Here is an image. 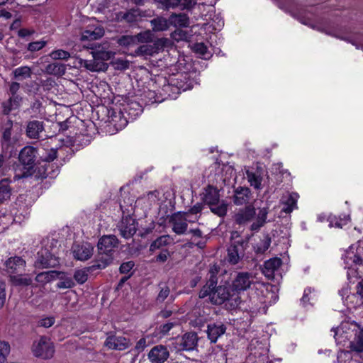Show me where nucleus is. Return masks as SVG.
<instances>
[{"label":"nucleus","mask_w":363,"mask_h":363,"mask_svg":"<svg viewBox=\"0 0 363 363\" xmlns=\"http://www.w3.org/2000/svg\"><path fill=\"white\" fill-rule=\"evenodd\" d=\"M210 278L201 289L199 297L208 298L209 302L214 305H220L228 301L233 308L238 307L241 302L240 296L233 293L229 286H216L217 277L213 269H210Z\"/></svg>","instance_id":"1"},{"label":"nucleus","mask_w":363,"mask_h":363,"mask_svg":"<svg viewBox=\"0 0 363 363\" xmlns=\"http://www.w3.org/2000/svg\"><path fill=\"white\" fill-rule=\"evenodd\" d=\"M268 213V208L264 207L259 208L256 214L255 208L252 205H248L239 209L233 218L237 225L242 226H246L253 221L249 229L250 231L257 232L266 223Z\"/></svg>","instance_id":"2"},{"label":"nucleus","mask_w":363,"mask_h":363,"mask_svg":"<svg viewBox=\"0 0 363 363\" xmlns=\"http://www.w3.org/2000/svg\"><path fill=\"white\" fill-rule=\"evenodd\" d=\"M37 150L31 146L24 147L19 153V161L22 167L16 169L13 179L18 180L32 176L35 172Z\"/></svg>","instance_id":"3"},{"label":"nucleus","mask_w":363,"mask_h":363,"mask_svg":"<svg viewBox=\"0 0 363 363\" xmlns=\"http://www.w3.org/2000/svg\"><path fill=\"white\" fill-rule=\"evenodd\" d=\"M91 54L92 60H81V65L91 72L106 71L108 65L104 61L110 60L114 55V52L109 50L91 51Z\"/></svg>","instance_id":"4"},{"label":"nucleus","mask_w":363,"mask_h":363,"mask_svg":"<svg viewBox=\"0 0 363 363\" xmlns=\"http://www.w3.org/2000/svg\"><path fill=\"white\" fill-rule=\"evenodd\" d=\"M231 242L228 247L227 260L230 264H236L243 257L247 242L245 241L238 232L231 235Z\"/></svg>","instance_id":"5"},{"label":"nucleus","mask_w":363,"mask_h":363,"mask_svg":"<svg viewBox=\"0 0 363 363\" xmlns=\"http://www.w3.org/2000/svg\"><path fill=\"white\" fill-rule=\"evenodd\" d=\"M13 125V121L9 118L3 123L1 128V145L2 152L6 155L9 153V155H11L12 150L18 141L17 136L12 133Z\"/></svg>","instance_id":"6"},{"label":"nucleus","mask_w":363,"mask_h":363,"mask_svg":"<svg viewBox=\"0 0 363 363\" xmlns=\"http://www.w3.org/2000/svg\"><path fill=\"white\" fill-rule=\"evenodd\" d=\"M199 218V216H196L195 220H191L186 216V212L178 211L170 216L169 222L174 233L177 235H184L188 231V223H193Z\"/></svg>","instance_id":"7"},{"label":"nucleus","mask_w":363,"mask_h":363,"mask_svg":"<svg viewBox=\"0 0 363 363\" xmlns=\"http://www.w3.org/2000/svg\"><path fill=\"white\" fill-rule=\"evenodd\" d=\"M32 350L35 357L47 359L53 357L55 348L50 339L43 336L40 339L35 342L32 347Z\"/></svg>","instance_id":"8"},{"label":"nucleus","mask_w":363,"mask_h":363,"mask_svg":"<svg viewBox=\"0 0 363 363\" xmlns=\"http://www.w3.org/2000/svg\"><path fill=\"white\" fill-rule=\"evenodd\" d=\"M167 41L166 38H158L152 43L140 45L135 49L134 56L147 57L157 54L164 48Z\"/></svg>","instance_id":"9"},{"label":"nucleus","mask_w":363,"mask_h":363,"mask_svg":"<svg viewBox=\"0 0 363 363\" xmlns=\"http://www.w3.org/2000/svg\"><path fill=\"white\" fill-rule=\"evenodd\" d=\"M198 340L196 333H186L175 340L174 347L177 351H192L196 348Z\"/></svg>","instance_id":"10"},{"label":"nucleus","mask_w":363,"mask_h":363,"mask_svg":"<svg viewBox=\"0 0 363 363\" xmlns=\"http://www.w3.org/2000/svg\"><path fill=\"white\" fill-rule=\"evenodd\" d=\"M253 282V277L249 272H239L232 281V285L229 286L233 293H236L238 296L240 291H243L250 288Z\"/></svg>","instance_id":"11"},{"label":"nucleus","mask_w":363,"mask_h":363,"mask_svg":"<svg viewBox=\"0 0 363 363\" xmlns=\"http://www.w3.org/2000/svg\"><path fill=\"white\" fill-rule=\"evenodd\" d=\"M59 264L55 256L50 253L47 249H42L37 254V259L35 262V267L38 269L55 267Z\"/></svg>","instance_id":"12"},{"label":"nucleus","mask_w":363,"mask_h":363,"mask_svg":"<svg viewBox=\"0 0 363 363\" xmlns=\"http://www.w3.org/2000/svg\"><path fill=\"white\" fill-rule=\"evenodd\" d=\"M356 328H359L357 325L342 323L335 330V338L339 343H343L346 341L352 340V338L356 333Z\"/></svg>","instance_id":"13"},{"label":"nucleus","mask_w":363,"mask_h":363,"mask_svg":"<svg viewBox=\"0 0 363 363\" xmlns=\"http://www.w3.org/2000/svg\"><path fill=\"white\" fill-rule=\"evenodd\" d=\"M118 240L114 235L102 236L97 244L98 251L101 253L113 255L114 250L118 247Z\"/></svg>","instance_id":"14"},{"label":"nucleus","mask_w":363,"mask_h":363,"mask_svg":"<svg viewBox=\"0 0 363 363\" xmlns=\"http://www.w3.org/2000/svg\"><path fill=\"white\" fill-rule=\"evenodd\" d=\"M121 235L125 239L133 237L137 231V222L130 216L123 218L118 225Z\"/></svg>","instance_id":"15"},{"label":"nucleus","mask_w":363,"mask_h":363,"mask_svg":"<svg viewBox=\"0 0 363 363\" xmlns=\"http://www.w3.org/2000/svg\"><path fill=\"white\" fill-rule=\"evenodd\" d=\"M145 12L139 9H131L125 12L120 11L116 13V20L118 22L125 21L127 23L132 24L139 21L145 17Z\"/></svg>","instance_id":"16"},{"label":"nucleus","mask_w":363,"mask_h":363,"mask_svg":"<svg viewBox=\"0 0 363 363\" xmlns=\"http://www.w3.org/2000/svg\"><path fill=\"white\" fill-rule=\"evenodd\" d=\"M73 256L76 259L85 261L93 255L94 247L88 242L74 244L72 247Z\"/></svg>","instance_id":"17"},{"label":"nucleus","mask_w":363,"mask_h":363,"mask_svg":"<svg viewBox=\"0 0 363 363\" xmlns=\"http://www.w3.org/2000/svg\"><path fill=\"white\" fill-rule=\"evenodd\" d=\"M6 270L9 275L22 274L26 270V261L21 257H10L6 262Z\"/></svg>","instance_id":"18"},{"label":"nucleus","mask_w":363,"mask_h":363,"mask_svg":"<svg viewBox=\"0 0 363 363\" xmlns=\"http://www.w3.org/2000/svg\"><path fill=\"white\" fill-rule=\"evenodd\" d=\"M252 198V194L249 188L239 186L234 190L233 201L236 206H242L248 204Z\"/></svg>","instance_id":"19"},{"label":"nucleus","mask_w":363,"mask_h":363,"mask_svg":"<svg viewBox=\"0 0 363 363\" xmlns=\"http://www.w3.org/2000/svg\"><path fill=\"white\" fill-rule=\"evenodd\" d=\"M169 356L167 348L162 345L153 347L148 353L151 363H164Z\"/></svg>","instance_id":"20"},{"label":"nucleus","mask_w":363,"mask_h":363,"mask_svg":"<svg viewBox=\"0 0 363 363\" xmlns=\"http://www.w3.org/2000/svg\"><path fill=\"white\" fill-rule=\"evenodd\" d=\"M113 260V255L108 253H101L98 251V255L93 262V264L87 267V270L92 272L96 269H103L110 265Z\"/></svg>","instance_id":"21"},{"label":"nucleus","mask_w":363,"mask_h":363,"mask_svg":"<svg viewBox=\"0 0 363 363\" xmlns=\"http://www.w3.org/2000/svg\"><path fill=\"white\" fill-rule=\"evenodd\" d=\"M282 264L280 258L274 257L264 262L262 272L264 275L269 280L274 278L275 272L279 269Z\"/></svg>","instance_id":"22"},{"label":"nucleus","mask_w":363,"mask_h":363,"mask_svg":"<svg viewBox=\"0 0 363 363\" xmlns=\"http://www.w3.org/2000/svg\"><path fill=\"white\" fill-rule=\"evenodd\" d=\"M130 345V340L122 336L112 335L106 338L105 345L109 349L124 350Z\"/></svg>","instance_id":"23"},{"label":"nucleus","mask_w":363,"mask_h":363,"mask_svg":"<svg viewBox=\"0 0 363 363\" xmlns=\"http://www.w3.org/2000/svg\"><path fill=\"white\" fill-rule=\"evenodd\" d=\"M226 327L221 322L209 323L207 326V335L211 343H216L218 337L225 333Z\"/></svg>","instance_id":"24"},{"label":"nucleus","mask_w":363,"mask_h":363,"mask_svg":"<svg viewBox=\"0 0 363 363\" xmlns=\"http://www.w3.org/2000/svg\"><path fill=\"white\" fill-rule=\"evenodd\" d=\"M44 130V123L43 121H30L26 125V134L30 139H39Z\"/></svg>","instance_id":"25"},{"label":"nucleus","mask_w":363,"mask_h":363,"mask_svg":"<svg viewBox=\"0 0 363 363\" xmlns=\"http://www.w3.org/2000/svg\"><path fill=\"white\" fill-rule=\"evenodd\" d=\"M350 347L352 351L358 353L363 352V329L356 328V333L350 340Z\"/></svg>","instance_id":"26"},{"label":"nucleus","mask_w":363,"mask_h":363,"mask_svg":"<svg viewBox=\"0 0 363 363\" xmlns=\"http://www.w3.org/2000/svg\"><path fill=\"white\" fill-rule=\"evenodd\" d=\"M203 201L209 206L219 203L220 195L218 190L216 188L208 186L206 189Z\"/></svg>","instance_id":"27"},{"label":"nucleus","mask_w":363,"mask_h":363,"mask_svg":"<svg viewBox=\"0 0 363 363\" xmlns=\"http://www.w3.org/2000/svg\"><path fill=\"white\" fill-rule=\"evenodd\" d=\"M12 189L10 186V180L3 179L0 181V204L10 199Z\"/></svg>","instance_id":"28"},{"label":"nucleus","mask_w":363,"mask_h":363,"mask_svg":"<svg viewBox=\"0 0 363 363\" xmlns=\"http://www.w3.org/2000/svg\"><path fill=\"white\" fill-rule=\"evenodd\" d=\"M169 21L170 25L175 27H188L189 24V18L185 13H172Z\"/></svg>","instance_id":"29"},{"label":"nucleus","mask_w":363,"mask_h":363,"mask_svg":"<svg viewBox=\"0 0 363 363\" xmlns=\"http://www.w3.org/2000/svg\"><path fill=\"white\" fill-rule=\"evenodd\" d=\"M57 279L59 280L56 285L57 289H71L75 285L71 275L64 272L60 271Z\"/></svg>","instance_id":"30"},{"label":"nucleus","mask_w":363,"mask_h":363,"mask_svg":"<svg viewBox=\"0 0 363 363\" xmlns=\"http://www.w3.org/2000/svg\"><path fill=\"white\" fill-rule=\"evenodd\" d=\"M12 74L17 81H23L31 77L32 69L28 66H21L14 69Z\"/></svg>","instance_id":"31"},{"label":"nucleus","mask_w":363,"mask_h":363,"mask_svg":"<svg viewBox=\"0 0 363 363\" xmlns=\"http://www.w3.org/2000/svg\"><path fill=\"white\" fill-rule=\"evenodd\" d=\"M352 277H354L357 279H359L356 286V293L360 297L362 303L363 304V279H362L361 277L357 274L354 269H350L347 272V278L350 283L354 282V281H352Z\"/></svg>","instance_id":"32"},{"label":"nucleus","mask_w":363,"mask_h":363,"mask_svg":"<svg viewBox=\"0 0 363 363\" xmlns=\"http://www.w3.org/2000/svg\"><path fill=\"white\" fill-rule=\"evenodd\" d=\"M159 286L160 291L157 296L156 302L162 303L169 298L168 302L169 301L170 303H172L175 299V296L174 295H170L169 287L166 284L160 285Z\"/></svg>","instance_id":"33"},{"label":"nucleus","mask_w":363,"mask_h":363,"mask_svg":"<svg viewBox=\"0 0 363 363\" xmlns=\"http://www.w3.org/2000/svg\"><path fill=\"white\" fill-rule=\"evenodd\" d=\"M246 174L250 185L257 189H261L262 177L260 171L259 169H256L255 172L247 171Z\"/></svg>","instance_id":"34"},{"label":"nucleus","mask_w":363,"mask_h":363,"mask_svg":"<svg viewBox=\"0 0 363 363\" xmlns=\"http://www.w3.org/2000/svg\"><path fill=\"white\" fill-rule=\"evenodd\" d=\"M45 72L48 74L62 76L66 72V66L59 62H53L45 67Z\"/></svg>","instance_id":"35"},{"label":"nucleus","mask_w":363,"mask_h":363,"mask_svg":"<svg viewBox=\"0 0 363 363\" xmlns=\"http://www.w3.org/2000/svg\"><path fill=\"white\" fill-rule=\"evenodd\" d=\"M9 279L13 285L18 286H27L33 283V280L29 276L23 277L21 274L9 275Z\"/></svg>","instance_id":"36"},{"label":"nucleus","mask_w":363,"mask_h":363,"mask_svg":"<svg viewBox=\"0 0 363 363\" xmlns=\"http://www.w3.org/2000/svg\"><path fill=\"white\" fill-rule=\"evenodd\" d=\"M172 241V238L169 235H162L153 241L150 246V251L154 252L170 244Z\"/></svg>","instance_id":"37"},{"label":"nucleus","mask_w":363,"mask_h":363,"mask_svg":"<svg viewBox=\"0 0 363 363\" xmlns=\"http://www.w3.org/2000/svg\"><path fill=\"white\" fill-rule=\"evenodd\" d=\"M154 31H164L169 28L170 25L169 20L163 17H157L150 21Z\"/></svg>","instance_id":"38"},{"label":"nucleus","mask_w":363,"mask_h":363,"mask_svg":"<svg viewBox=\"0 0 363 363\" xmlns=\"http://www.w3.org/2000/svg\"><path fill=\"white\" fill-rule=\"evenodd\" d=\"M104 35V30L101 28H96L94 30H86L82 33L81 39L82 40H95L101 38Z\"/></svg>","instance_id":"39"},{"label":"nucleus","mask_w":363,"mask_h":363,"mask_svg":"<svg viewBox=\"0 0 363 363\" xmlns=\"http://www.w3.org/2000/svg\"><path fill=\"white\" fill-rule=\"evenodd\" d=\"M60 271H48L42 273H39L36 277L35 280L38 282H50L52 280L57 279L58 274Z\"/></svg>","instance_id":"40"},{"label":"nucleus","mask_w":363,"mask_h":363,"mask_svg":"<svg viewBox=\"0 0 363 363\" xmlns=\"http://www.w3.org/2000/svg\"><path fill=\"white\" fill-rule=\"evenodd\" d=\"M271 238L269 235H265L262 240H260L255 247V251L258 254H264L270 247Z\"/></svg>","instance_id":"41"},{"label":"nucleus","mask_w":363,"mask_h":363,"mask_svg":"<svg viewBox=\"0 0 363 363\" xmlns=\"http://www.w3.org/2000/svg\"><path fill=\"white\" fill-rule=\"evenodd\" d=\"M296 208V194H291L287 197L284 202V206L282 208V211L286 213H290L292 211Z\"/></svg>","instance_id":"42"},{"label":"nucleus","mask_w":363,"mask_h":363,"mask_svg":"<svg viewBox=\"0 0 363 363\" xmlns=\"http://www.w3.org/2000/svg\"><path fill=\"white\" fill-rule=\"evenodd\" d=\"M135 42L138 45V43H152L153 41V35L150 30H146L144 32H140L137 35H135Z\"/></svg>","instance_id":"43"},{"label":"nucleus","mask_w":363,"mask_h":363,"mask_svg":"<svg viewBox=\"0 0 363 363\" xmlns=\"http://www.w3.org/2000/svg\"><path fill=\"white\" fill-rule=\"evenodd\" d=\"M117 43L120 46L127 48L133 47L137 45L135 36L129 35H122L118 39Z\"/></svg>","instance_id":"44"},{"label":"nucleus","mask_w":363,"mask_h":363,"mask_svg":"<svg viewBox=\"0 0 363 363\" xmlns=\"http://www.w3.org/2000/svg\"><path fill=\"white\" fill-rule=\"evenodd\" d=\"M211 211L218 216H224L227 213V205L224 201H219L216 204H213L209 206Z\"/></svg>","instance_id":"45"},{"label":"nucleus","mask_w":363,"mask_h":363,"mask_svg":"<svg viewBox=\"0 0 363 363\" xmlns=\"http://www.w3.org/2000/svg\"><path fill=\"white\" fill-rule=\"evenodd\" d=\"M10 352V345L6 342H0V363H6V357Z\"/></svg>","instance_id":"46"},{"label":"nucleus","mask_w":363,"mask_h":363,"mask_svg":"<svg viewBox=\"0 0 363 363\" xmlns=\"http://www.w3.org/2000/svg\"><path fill=\"white\" fill-rule=\"evenodd\" d=\"M87 272H89L87 268L84 269L77 270L74 274V279L78 284H84L88 279Z\"/></svg>","instance_id":"47"},{"label":"nucleus","mask_w":363,"mask_h":363,"mask_svg":"<svg viewBox=\"0 0 363 363\" xmlns=\"http://www.w3.org/2000/svg\"><path fill=\"white\" fill-rule=\"evenodd\" d=\"M345 257L347 262L352 261L357 265H362L363 264L362 257L359 255L354 254L352 250H349L346 252Z\"/></svg>","instance_id":"48"},{"label":"nucleus","mask_w":363,"mask_h":363,"mask_svg":"<svg viewBox=\"0 0 363 363\" xmlns=\"http://www.w3.org/2000/svg\"><path fill=\"white\" fill-rule=\"evenodd\" d=\"M50 56L53 60H67L70 57V54L65 50H57L52 51Z\"/></svg>","instance_id":"49"},{"label":"nucleus","mask_w":363,"mask_h":363,"mask_svg":"<svg viewBox=\"0 0 363 363\" xmlns=\"http://www.w3.org/2000/svg\"><path fill=\"white\" fill-rule=\"evenodd\" d=\"M47 44V42L45 40H39L31 42L28 44L27 50L30 52H36L41 49H43Z\"/></svg>","instance_id":"50"},{"label":"nucleus","mask_w":363,"mask_h":363,"mask_svg":"<svg viewBox=\"0 0 363 363\" xmlns=\"http://www.w3.org/2000/svg\"><path fill=\"white\" fill-rule=\"evenodd\" d=\"M1 107L2 113L4 115H8L11 111L17 109L9 98L6 101L2 102Z\"/></svg>","instance_id":"51"},{"label":"nucleus","mask_w":363,"mask_h":363,"mask_svg":"<svg viewBox=\"0 0 363 363\" xmlns=\"http://www.w3.org/2000/svg\"><path fill=\"white\" fill-rule=\"evenodd\" d=\"M157 3L162 4L163 7L168 10L169 9H174L178 6L177 0H155Z\"/></svg>","instance_id":"52"},{"label":"nucleus","mask_w":363,"mask_h":363,"mask_svg":"<svg viewBox=\"0 0 363 363\" xmlns=\"http://www.w3.org/2000/svg\"><path fill=\"white\" fill-rule=\"evenodd\" d=\"M86 48L91 50L92 51H106L108 50V45L107 43L104 45L99 44L97 43H89Z\"/></svg>","instance_id":"53"},{"label":"nucleus","mask_w":363,"mask_h":363,"mask_svg":"<svg viewBox=\"0 0 363 363\" xmlns=\"http://www.w3.org/2000/svg\"><path fill=\"white\" fill-rule=\"evenodd\" d=\"M203 204L201 203H196L194 206H192L186 213V216L189 218L190 215H197L201 213L203 210Z\"/></svg>","instance_id":"54"},{"label":"nucleus","mask_w":363,"mask_h":363,"mask_svg":"<svg viewBox=\"0 0 363 363\" xmlns=\"http://www.w3.org/2000/svg\"><path fill=\"white\" fill-rule=\"evenodd\" d=\"M178 6H179L182 10L191 9L196 4L195 0H177Z\"/></svg>","instance_id":"55"},{"label":"nucleus","mask_w":363,"mask_h":363,"mask_svg":"<svg viewBox=\"0 0 363 363\" xmlns=\"http://www.w3.org/2000/svg\"><path fill=\"white\" fill-rule=\"evenodd\" d=\"M6 301V284L0 280V308H2Z\"/></svg>","instance_id":"56"},{"label":"nucleus","mask_w":363,"mask_h":363,"mask_svg":"<svg viewBox=\"0 0 363 363\" xmlns=\"http://www.w3.org/2000/svg\"><path fill=\"white\" fill-rule=\"evenodd\" d=\"M135 264L133 261H128L121 264L120 266L119 270L122 274L128 273L134 267Z\"/></svg>","instance_id":"57"},{"label":"nucleus","mask_w":363,"mask_h":363,"mask_svg":"<svg viewBox=\"0 0 363 363\" xmlns=\"http://www.w3.org/2000/svg\"><path fill=\"white\" fill-rule=\"evenodd\" d=\"M194 50L196 53L203 56H204L208 51L207 47L202 43H196L194 47Z\"/></svg>","instance_id":"58"},{"label":"nucleus","mask_w":363,"mask_h":363,"mask_svg":"<svg viewBox=\"0 0 363 363\" xmlns=\"http://www.w3.org/2000/svg\"><path fill=\"white\" fill-rule=\"evenodd\" d=\"M55 323V318L53 317H47L41 319L38 325L44 328H50Z\"/></svg>","instance_id":"59"},{"label":"nucleus","mask_w":363,"mask_h":363,"mask_svg":"<svg viewBox=\"0 0 363 363\" xmlns=\"http://www.w3.org/2000/svg\"><path fill=\"white\" fill-rule=\"evenodd\" d=\"M21 85L17 82H12L9 84V95H16L18 94V91H19Z\"/></svg>","instance_id":"60"},{"label":"nucleus","mask_w":363,"mask_h":363,"mask_svg":"<svg viewBox=\"0 0 363 363\" xmlns=\"http://www.w3.org/2000/svg\"><path fill=\"white\" fill-rule=\"evenodd\" d=\"M57 157V149L52 148L50 149L47 155L45 157L44 160L46 162H52Z\"/></svg>","instance_id":"61"},{"label":"nucleus","mask_w":363,"mask_h":363,"mask_svg":"<svg viewBox=\"0 0 363 363\" xmlns=\"http://www.w3.org/2000/svg\"><path fill=\"white\" fill-rule=\"evenodd\" d=\"M175 325V323L173 322H169L165 324H163L160 325V331L162 334L165 335L167 334L174 326Z\"/></svg>","instance_id":"62"},{"label":"nucleus","mask_w":363,"mask_h":363,"mask_svg":"<svg viewBox=\"0 0 363 363\" xmlns=\"http://www.w3.org/2000/svg\"><path fill=\"white\" fill-rule=\"evenodd\" d=\"M146 347V340L145 338L140 339L135 346V350L138 352H140L144 350Z\"/></svg>","instance_id":"63"},{"label":"nucleus","mask_w":363,"mask_h":363,"mask_svg":"<svg viewBox=\"0 0 363 363\" xmlns=\"http://www.w3.org/2000/svg\"><path fill=\"white\" fill-rule=\"evenodd\" d=\"M9 99L12 101L13 104L18 108L21 102H22V97L19 94L16 95H10Z\"/></svg>","instance_id":"64"}]
</instances>
